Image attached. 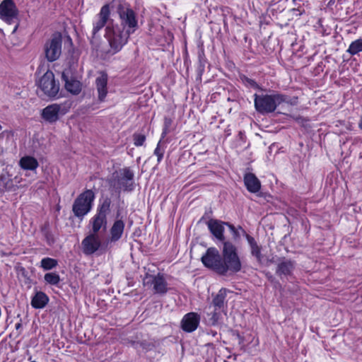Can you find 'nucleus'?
<instances>
[{
	"mask_svg": "<svg viewBox=\"0 0 362 362\" xmlns=\"http://www.w3.org/2000/svg\"><path fill=\"white\" fill-rule=\"evenodd\" d=\"M160 144H161V141H160L158 143L157 146L154 150V154L158 157L157 160H158V163H160V160L163 159L164 151H165L164 148H162L160 147Z\"/></svg>",
	"mask_w": 362,
	"mask_h": 362,
	"instance_id": "nucleus-33",
	"label": "nucleus"
},
{
	"mask_svg": "<svg viewBox=\"0 0 362 362\" xmlns=\"http://www.w3.org/2000/svg\"><path fill=\"white\" fill-rule=\"evenodd\" d=\"M15 327H16V329H18L22 327V325H21V323L19 322V323L16 324Z\"/></svg>",
	"mask_w": 362,
	"mask_h": 362,
	"instance_id": "nucleus-37",
	"label": "nucleus"
},
{
	"mask_svg": "<svg viewBox=\"0 0 362 362\" xmlns=\"http://www.w3.org/2000/svg\"><path fill=\"white\" fill-rule=\"evenodd\" d=\"M37 84L43 93L49 98L56 97L59 93V83L55 80L53 72L49 70L40 78Z\"/></svg>",
	"mask_w": 362,
	"mask_h": 362,
	"instance_id": "nucleus-9",
	"label": "nucleus"
},
{
	"mask_svg": "<svg viewBox=\"0 0 362 362\" xmlns=\"http://www.w3.org/2000/svg\"><path fill=\"white\" fill-rule=\"evenodd\" d=\"M49 297L42 291H37L32 298L30 304L35 309L44 308L49 303Z\"/></svg>",
	"mask_w": 362,
	"mask_h": 362,
	"instance_id": "nucleus-23",
	"label": "nucleus"
},
{
	"mask_svg": "<svg viewBox=\"0 0 362 362\" xmlns=\"http://www.w3.org/2000/svg\"><path fill=\"white\" fill-rule=\"evenodd\" d=\"M119 212H117V217H119Z\"/></svg>",
	"mask_w": 362,
	"mask_h": 362,
	"instance_id": "nucleus-39",
	"label": "nucleus"
},
{
	"mask_svg": "<svg viewBox=\"0 0 362 362\" xmlns=\"http://www.w3.org/2000/svg\"><path fill=\"white\" fill-rule=\"evenodd\" d=\"M57 260L50 257H45L40 262V267L45 270H50L57 266Z\"/></svg>",
	"mask_w": 362,
	"mask_h": 362,
	"instance_id": "nucleus-29",
	"label": "nucleus"
},
{
	"mask_svg": "<svg viewBox=\"0 0 362 362\" xmlns=\"http://www.w3.org/2000/svg\"><path fill=\"white\" fill-rule=\"evenodd\" d=\"M134 173L129 168L120 169L114 177L113 186L116 189L126 192H132L134 189Z\"/></svg>",
	"mask_w": 362,
	"mask_h": 362,
	"instance_id": "nucleus-8",
	"label": "nucleus"
},
{
	"mask_svg": "<svg viewBox=\"0 0 362 362\" xmlns=\"http://www.w3.org/2000/svg\"><path fill=\"white\" fill-rule=\"evenodd\" d=\"M107 74L105 72L100 73L95 79V86L98 92V99L100 102L105 101L107 94Z\"/></svg>",
	"mask_w": 362,
	"mask_h": 362,
	"instance_id": "nucleus-18",
	"label": "nucleus"
},
{
	"mask_svg": "<svg viewBox=\"0 0 362 362\" xmlns=\"http://www.w3.org/2000/svg\"><path fill=\"white\" fill-rule=\"evenodd\" d=\"M41 231L42 235L46 239V241L49 245H52L54 243V235L52 233L49 223H45L43 226L41 228Z\"/></svg>",
	"mask_w": 362,
	"mask_h": 362,
	"instance_id": "nucleus-28",
	"label": "nucleus"
},
{
	"mask_svg": "<svg viewBox=\"0 0 362 362\" xmlns=\"http://www.w3.org/2000/svg\"><path fill=\"white\" fill-rule=\"evenodd\" d=\"M146 141V136L140 133H134L133 134V141L135 146H141Z\"/></svg>",
	"mask_w": 362,
	"mask_h": 362,
	"instance_id": "nucleus-31",
	"label": "nucleus"
},
{
	"mask_svg": "<svg viewBox=\"0 0 362 362\" xmlns=\"http://www.w3.org/2000/svg\"><path fill=\"white\" fill-rule=\"evenodd\" d=\"M13 187V180L8 173L0 175V189L3 190H11Z\"/></svg>",
	"mask_w": 362,
	"mask_h": 362,
	"instance_id": "nucleus-26",
	"label": "nucleus"
},
{
	"mask_svg": "<svg viewBox=\"0 0 362 362\" xmlns=\"http://www.w3.org/2000/svg\"><path fill=\"white\" fill-rule=\"evenodd\" d=\"M62 35L59 32H55L47 40L44 45L45 58L52 62L58 59L62 54Z\"/></svg>",
	"mask_w": 362,
	"mask_h": 362,
	"instance_id": "nucleus-7",
	"label": "nucleus"
},
{
	"mask_svg": "<svg viewBox=\"0 0 362 362\" xmlns=\"http://www.w3.org/2000/svg\"><path fill=\"white\" fill-rule=\"evenodd\" d=\"M173 119L168 117H165L164 124L162 132V138H164L165 135L170 132V128L172 125Z\"/></svg>",
	"mask_w": 362,
	"mask_h": 362,
	"instance_id": "nucleus-32",
	"label": "nucleus"
},
{
	"mask_svg": "<svg viewBox=\"0 0 362 362\" xmlns=\"http://www.w3.org/2000/svg\"><path fill=\"white\" fill-rule=\"evenodd\" d=\"M224 221H221L217 219H210L207 223V226L211 233L220 242L222 243L223 246L224 243H231L229 240H226L224 236V226H226Z\"/></svg>",
	"mask_w": 362,
	"mask_h": 362,
	"instance_id": "nucleus-14",
	"label": "nucleus"
},
{
	"mask_svg": "<svg viewBox=\"0 0 362 362\" xmlns=\"http://www.w3.org/2000/svg\"><path fill=\"white\" fill-rule=\"evenodd\" d=\"M1 129H2V127H1V125L0 124V130H1Z\"/></svg>",
	"mask_w": 362,
	"mask_h": 362,
	"instance_id": "nucleus-40",
	"label": "nucleus"
},
{
	"mask_svg": "<svg viewBox=\"0 0 362 362\" xmlns=\"http://www.w3.org/2000/svg\"><path fill=\"white\" fill-rule=\"evenodd\" d=\"M95 195L92 189H86L74 200L72 211L75 216L83 219L90 211Z\"/></svg>",
	"mask_w": 362,
	"mask_h": 362,
	"instance_id": "nucleus-4",
	"label": "nucleus"
},
{
	"mask_svg": "<svg viewBox=\"0 0 362 362\" xmlns=\"http://www.w3.org/2000/svg\"><path fill=\"white\" fill-rule=\"evenodd\" d=\"M44 279L47 284L54 286H57L60 281V276L56 272L45 274Z\"/></svg>",
	"mask_w": 362,
	"mask_h": 362,
	"instance_id": "nucleus-30",
	"label": "nucleus"
},
{
	"mask_svg": "<svg viewBox=\"0 0 362 362\" xmlns=\"http://www.w3.org/2000/svg\"><path fill=\"white\" fill-rule=\"evenodd\" d=\"M117 13L122 28L131 34L134 33L138 28V21L133 9L127 4H119Z\"/></svg>",
	"mask_w": 362,
	"mask_h": 362,
	"instance_id": "nucleus-6",
	"label": "nucleus"
},
{
	"mask_svg": "<svg viewBox=\"0 0 362 362\" xmlns=\"http://www.w3.org/2000/svg\"><path fill=\"white\" fill-rule=\"evenodd\" d=\"M62 79L64 81V86L66 90L73 95H78L81 91V83L71 76L70 69L63 71L62 74Z\"/></svg>",
	"mask_w": 362,
	"mask_h": 362,
	"instance_id": "nucleus-13",
	"label": "nucleus"
},
{
	"mask_svg": "<svg viewBox=\"0 0 362 362\" xmlns=\"http://www.w3.org/2000/svg\"><path fill=\"white\" fill-rule=\"evenodd\" d=\"M346 52L352 56L362 52V38H359L353 41L350 44Z\"/></svg>",
	"mask_w": 362,
	"mask_h": 362,
	"instance_id": "nucleus-27",
	"label": "nucleus"
},
{
	"mask_svg": "<svg viewBox=\"0 0 362 362\" xmlns=\"http://www.w3.org/2000/svg\"><path fill=\"white\" fill-rule=\"evenodd\" d=\"M246 240L250 248L251 255L255 257L259 264L262 263V247L259 245L255 239L244 231Z\"/></svg>",
	"mask_w": 362,
	"mask_h": 362,
	"instance_id": "nucleus-21",
	"label": "nucleus"
},
{
	"mask_svg": "<svg viewBox=\"0 0 362 362\" xmlns=\"http://www.w3.org/2000/svg\"><path fill=\"white\" fill-rule=\"evenodd\" d=\"M200 322V316L191 312L184 315L181 321V327L186 332H192L197 329Z\"/></svg>",
	"mask_w": 362,
	"mask_h": 362,
	"instance_id": "nucleus-17",
	"label": "nucleus"
},
{
	"mask_svg": "<svg viewBox=\"0 0 362 362\" xmlns=\"http://www.w3.org/2000/svg\"><path fill=\"white\" fill-rule=\"evenodd\" d=\"M124 222L122 219L115 220L110 230L111 242L118 241L122 236L124 230Z\"/></svg>",
	"mask_w": 362,
	"mask_h": 362,
	"instance_id": "nucleus-22",
	"label": "nucleus"
},
{
	"mask_svg": "<svg viewBox=\"0 0 362 362\" xmlns=\"http://www.w3.org/2000/svg\"><path fill=\"white\" fill-rule=\"evenodd\" d=\"M226 226H227L229 228L230 232L233 234V238L234 240H237L240 238V233L238 229L233 225L228 222L226 223Z\"/></svg>",
	"mask_w": 362,
	"mask_h": 362,
	"instance_id": "nucleus-35",
	"label": "nucleus"
},
{
	"mask_svg": "<svg viewBox=\"0 0 362 362\" xmlns=\"http://www.w3.org/2000/svg\"><path fill=\"white\" fill-rule=\"evenodd\" d=\"M254 102L256 110L262 114L273 112L281 103H288V96L279 93L271 95L255 94Z\"/></svg>",
	"mask_w": 362,
	"mask_h": 362,
	"instance_id": "nucleus-2",
	"label": "nucleus"
},
{
	"mask_svg": "<svg viewBox=\"0 0 362 362\" xmlns=\"http://www.w3.org/2000/svg\"><path fill=\"white\" fill-rule=\"evenodd\" d=\"M145 286L152 285L155 293L163 295L168 291V283L164 278L163 274L158 273L156 275L146 274L144 279Z\"/></svg>",
	"mask_w": 362,
	"mask_h": 362,
	"instance_id": "nucleus-10",
	"label": "nucleus"
},
{
	"mask_svg": "<svg viewBox=\"0 0 362 362\" xmlns=\"http://www.w3.org/2000/svg\"><path fill=\"white\" fill-rule=\"evenodd\" d=\"M216 311L217 310H214V312L213 313V316L211 317V321H212V324L213 325H214L217 322V320H218V315L216 313Z\"/></svg>",
	"mask_w": 362,
	"mask_h": 362,
	"instance_id": "nucleus-36",
	"label": "nucleus"
},
{
	"mask_svg": "<svg viewBox=\"0 0 362 362\" xmlns=\"http://www.w3.org/2000/svg\"><path fill=\"white\" fill-rule=\"evenodd\" d=\"M244 184L248 192L251 193H257L261 189L259 180L252 173H247L244 175Z\"/></svg>",
	"mask_w": 362,
	"mask_h": 362,
	"instance_id": "nucleus-20",
	"label": "nucleus"
},
{
	"mask_svg": "<svg viewBox=\"0 0 362 362\" xmlns=\"http://www.w3.org/2000/svg\"><path fill=\"white\" fill-rule=\"evenodd\" d=\"M241 78H242L243 83L246 86L254 88H258V85L255 80L249 78L245 76L243 77H242Z\"/></svg>",
	"mask_w": 362,
	"mask_h": 362,
	"instance_id": "nucleus-34",
	"label": "nucleus"
},
{
	"mask_svg": "<svg viewBox=\"0 0 362 362\" xmlns=\"http://www.w3.org/2000/svg\"><path fill=\"white\" fill-rule=\"evenodd\" d=\"M358 127L360 129H362V117L361 118L359 122H358Z\"/></svg>",
	"mask_w": 362,
	"mask_h": 362,
	"instance_id": "nucleus-38",
	"label": "nucleus"
},
{
	"mask_svg": "<svg viewBox=\"0 0 362 362\" xmlns=\"http://www.w3.org/2000/svg\"><path fill=\"white\" fill-rule=\"evenodd\" d=\"M110 17L109 4H105L100 8L95 20L93 23L92 37H95L97 34L105 26Z\"/></svg>",
	"mask_w": 362,
	"mask_h": 362,
	"instance_id": "nucleus-12",
	"label": "nucleus"
},
{
	"mask_svg": "<svg viewBox=\"0 0 362 362\" xmlns=\"http://www.w3.org/2000/svg\"><path fill=\"white\" fill-rule=\"evenodd\" d=\"M111 199L107 197L100 200L95 214L89 221V225L92 226V233L98 234L100 230L107 229V215L111 211Z\"/></svg>",
	"mask_w": 362,
	"mask_h": 362,
	"instance_id": "nucleus-3",
	"label": "nucleus"
},
{
	"mask_svg": "<svg viewBox=\"0 0 362 362\" xmlns=\"http://www.w3.org/2000/svg\"><path fill=\"white\" fill-rule=\"evenodd\" d=\"M19 165L21 168L25 170H35L39 163L36 158L33 156H25L22 157L19 160Z\"/></svg>",
	"mask_w": 362,
	"mask_h": 362,
	"instance_id": "nucleus-24",
	"label": "nucleus"
},
{
	"mask_svg": "<svg viewBox=\"0 0 362 362\" xmlns=\"http://www.w3.org/2000/svg\"><path fill=\"white\" fill-rule=\"evenodd\" d=\"M101 242L97 233H92L86 236L82 241L83 252L86 255H92L100 247Z\"/></svg>",
	"mask_w": 362,
	"mask_h": 362,
	"instance_id": "nucleus-15",
	"label": "nucleus"
},
{
	"mask_svg": "<svg viewBox=\"0 0 362 362\" xmlns=\"http://www.w3.org/2000/svg\"><path fill=\"white\" fill-rule=\"evenodd\" d=\"M105 30V35L110 46L115 52H119L127 42L131 35L130 33L121 28L117 25L112 26L107 25Z\"/></svg>",
	"mask_w": 362,
	"mask_h": 362,
	"instance_id": "nucleus-5",
	"label": "nucleus"
},
{
	"mask_svg": "<svg viewBox=\"0 0 362 362\" xmlns=\"http://www.w3.org/2000/svg\"><path fill=\"white\" fill-rule=\"evenodd\" d=\"M201 261L205 267L222 276L236 274L242 268L237 247L232 243H224L221 255L216 247L208 248Z\"/></svg>",
	"mask_w": 362,
	"mask_h": 362,
	"instance_id": "nucleus-1",
	"label": "nucleus"
},
{
	"mask_svg": "<svg viewBox=\"0 0 362 362\" xmlns=\"http://www.w3.org/2000/svg\"><path fill=\"white\" fill-rule=\"evenodd\" d=\"M227 293L228 290L222 288L213 298L211 304L214 307L215 310H221L223 308Z\"/></svg>",
	"mask_w": 362,
	"mask_h": 362,
	"instance_id": "nucleus-25",
	"label": "nucleus"
},
{
	"mask_svg": "<svg viewBox=\"0 0 362 362\" xmlns=\"http://www.w3.org/2000/svg\"><path fill=\"white\" fill-rule=\"evenodd\" d=\"M18 11L13 0H4L0 4V18L8 24L18 18Z\"/></svg>",
	"mask_w": 362,
	"mask_h": 362,
	"instance_id": "nucleus-11",
	"label": "nucleus"
},
{
	"mask_svg": "<svg viewBox=\"0 0 362 362\" xmlns=\"http://www.w3.org/2000/svg\"><path fill=\"white\" fill-rule=\"evenodd\" d=\"M295 267V261L285 257L281 258L276 266V274L282 279L284 277L291 276Z\"/></svg>",
	"mask_w": 362,
	"mask_h": 362,
	"instance_id": "nucleus-16",
	"label": "nucleus"
},
{
	"mask_svg": "<svg viewBox=\"0 0 362 362\" xmlns=\"http://www.w3.org/2000/svg\"><path fill=\"white\" fill-rule=\"evenodd\" d=\"M61 110V105L58 104H52L42 110V118L49 123H53L59 119V114Z\"/></svg>",
	"mask_w": 362,
	"mask_h": 362,
	"instance_id": "nucleus-19",
	"label": "nucleus"
}]
</instances>
